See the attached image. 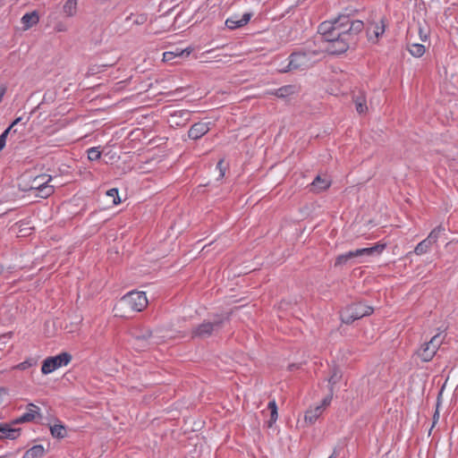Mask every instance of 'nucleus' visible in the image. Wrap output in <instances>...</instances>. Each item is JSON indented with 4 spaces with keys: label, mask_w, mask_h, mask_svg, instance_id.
<instances>
[{
    "label": "nucleus",
    "mask_w": 458,
    "mask_h": 458,
    "mask_svg": "<svg viewBox=\"0 0 458 458\" xmlns=\"http://www.w3.org/2000/svg\"><path fill=\"white\" fill-rule=\"evenodd\" d=\"M363 27L361 21H352L348 15H339L334 21L320 23L318 31L328 43L327 52L332 55H341L356 46Z\"/></svg>",
    "instance_id": "f257e3e1"
},
{
    "label": "nucleus",
    "mask_w": 458,
    "mask_h": 458,
    "mask_svg": "<svg viewBox=\"0 0 458 458\" xmlns=\"http://www.w3.org/2000/svg\"><path fill=\"white\" fill-rule=\"evenodd\" d=\"M319 55L318 51H299L293 52L289 56L287 66L281 72H287L294 70H306L310 68L316 63V57Z\"/></svg>",
    "instance_id": "f03ea898"
},
{
    "label": "nucleus",
    "mask_w": 458,
    "mask_h": 458,
    "mask_svg": "<svg viewBox=\"0 0 458 458\" xmlns=\"http://www.w3.org/2000/svg\"><path fill=\"white\" fill-rule=\"evenodd\" d=\"M229 320V314H216L212 321L204 320L192 330V336L198 338H208L218 332L225 321Z\"/></svg>",
    "instance_id": "7ed1b4c3"
},
{
    "label": "nucleus",
    "mask_w": 458,
    "mask_h": 458,
    "mask_svg": "<svg viewBox=\"0 0 458 458\" xmlns=\"http://www.w3.org/2000/svg\"><path fill=\"white\" fill-rule=\"evenodd\" d=\"M161 343L158 336L154 335L153 331L148 327L136 329L133 333L132 346L136 351L141 352L150 349Z\"/></svg>",
    "instance_id": "20e7f679"
},
{
    "label": "nucleus",
    "mask_w": 458,
    "mask_h": 458,
    "mask_svg": "<svg viewBox=\"0 0 458 458\" xmlns=\"http://www.w3.org/2000/svg\"><path fill=\"white\" fill-rule=\"evenodd\" d=\"M374 309L361 301L352 303L341 311V320L344 324H352L353 321L373 313Z\"/></svg>",
    "instance_id": "39448f33"
},
{
    "label": "nucleus",
    "mask_w": 458,
    "mask_h": 458,
    "mask_svg": "<svg viewBox=\"0 0 458 458\" xmlns=\"http://www.w3.org/2000/svg\"><path fill=\"white\" fill-rule=\"evenodd\" d=\"M445 335L444 333H438L434 335L429 342L425 343L417 351L416 354L423 362L430 361L436 355L437 350L445 341Z\"/></svg>",
    "instance_id": "423d86ee"
},
{
    "label": "nucleus",
    "mask_w": 458,
    "mask_h": 458,
    "mask_svg": "<svg viewBox=\"0 0 458 458\" xmlns=\"http://www.w3.org/2000/svg\"><path fill=\"white\" fill-rule=\"evenodd\" d=\"M148 299L144 292L131 291L122 297L120 304L132 311H142L148 306Z\"/></svg>",
    "instance_id": "0eeeda50"
},
{
    "label": "nucleus",
    "mask_w": 458,
    "mask_h": 458,
    "mask_svg": "<svg viewBox=\"0 0 458 458\" xmlns=\"http://www.w3.org/2000/svg\"><path fill=\"white\" fill-rule=\"evenodd\" d=\"M72 360V355L68 352H61L56 356L47 357L43 360L41 372L47 375L55 369L66 366Z\"/></svg>",
    "instance_id": "6e6552de"
},
{
    "label": "nucleus",
    "mask_w": 458,
    "mask_h": 458,
    "mask_svg": "<svg viewBox=\"0 0 458 458\" xmlns=\"http://www.w3.org/2000/svg\"><path fill=\"white\" fill-rule=\"evenodd\" d=\"M211 123L198 122L192 124L188 131L191 140H197L210 131Z\"/></svg>",
    "instance_id": "1a4fd4ad"
},
{
    "label": "nucleus",
    "mask_w": 458,
    "mask_h": 458,
    "mask_svg": "<svg viewBox=\"0 0 458 458\" xmlns=\"http://www.w3.org/2000/svg\"><path fill=\"white\" fill-rule=\"evenodd\" d=\"M300 88L297 85L294 84H289L282 86L274 90H267L266 91V95H273L276 96L278 98L285 99L288 97H291L294 94L299 93Z\"/></svg>",
    "instance_id": "9d476101"
},
{
    "label": "nucleus",
    "mask_w": 458,
    "mask_h": 458,
    "mask_svg": "<svg viewBox=\"0 0 458 458\" xmlns=\"http://www.w3.org/2000/svg\"><path fill=\"white\" fill-rule=\"evenodd\" d=\"M252 17L251 13H245L241 18L237 15L229 17L225 21V25L230 30H235L245 26Z\"/></svg>",
    "instance_id": "9b49d317"
},
{
    "label": "nucleus",
    "mask_w": 458,
    "mask_h": 458,
    "mask_svg": "<svg viewBox=\"0 0 458 458\" xmlns=\"http://www.w3.org/2000/svg\"><path fill=\"white\" fill-rule=\"evenodd\" d=\"M330 185L331 181L327 176L317 175L310 184V191L318 193L328 189Z\"/></svg>",
    "instance_id": "f8f14e48"
},
{
    "label": "nucleus",
    "mask_w": 458,
    "mask_h": 458,
    "mask_svg": "<svg viewBox=\"0 0 458 458\" xmlns=\"http://www.w3.org/2000/svg\"><path fill=\"white\" fill-rule=\"evenodd\" d=\"M386 245L385 243H377L372 247L361 248L354 250L357 258L362 256H377L381 254L382 251L386 249Z\"/></svg>",
    "instance_id": "ddd939ff"
},
{
    "label": "nucleus",
    "mask_w": 458,
    "mask_h": 458,
    "mask_svg": "<svg viewBox=\"0 0 458 458\" xmlns=\"http://www.w3.org/2000/svg\"><path fill=\"white\" fill-rule=\"evenodd\" d=\"M12 423H0V439H16L20 436V428H13Z\"/></svg>",
    "instance_id": "4468645a"
},
{
    "label": "nucleus",
    "mask_w": 458,
    "mask_h": 458,
    "mask_svg": "<svg viewBox=\"0 0 458 458\" xmlns=\"http://www.w3.org/2000/svg\"><path fill=\"white\" fill-rule=\"evenodd\" d=\"M38 410H39V408L38 406H36L33 403H30L28 405V411L25 413H23L21 416H20L19 418L13 420L12 424H18V423L32 421L35 419L36 414L38 413Z\"/></svg>",
    "instance_id": "2eb2a0df"
},
{
    "label": "nucleus",
    "mask_w": 458,
    "mask_h": 458,
    "mask_svg": "<svg viewBox=\"0 0 458 458\" xmlns=\"http://www.w3.org/2000/svg\"><path fill=\"white\" fill-rule=\"evenodd\" d=\"M39 21L38 13L36 11L27 13L21 17V23L24 30H29Z\"/></svg>",
    "instance_id": "dca6fc26"
},
{
    "label": "nucleus",
    "mask_w": 458,
    "mask_h": 458,
    "mask_svg": "<svg viewBox=\"0 0 458 458\" xmlns=\"http://www.w3.org/2000/svg\"><path fill=\"white\" fill-rule=\"evenodd\" d=\"M51 176L46 174H40L33 178L31 181L30 190L38 191L41 186H44L51 181Z\"/></svg>",
    "instance_id": "f3484780"
},
{
    "label": "nucleus",
    "mask_w": 458,
    "mask_h": 458,
    "mask_svg": "<svg viewBox=\"0 0 458 458\" xmlns=\"http://www.w3.org/2000/svg\"><path fill=\"white\" fill-rule=\"evenodd\" d=\"M323 411V406L317 405L315 408H310L305 413V420L312 424L321 416Z\"/></svg>",
    "instance_id": "a211bd4d"
},
{
    "label": "nucleus",
    "mask_w": 458,
    "mask_h": 458,
    "mask_svg": "<svg viewBox=\"0 0 458 458\" xmlns=\"http://www.w3.org/2000/svg\"><path fill=\"white\" fill-rule=\"evenodd\" d=\"M44 454V446L42 445H36L27 450L22 458H41Z\"/></svg>",
    "instance_id": "6ab92c4d"
},
{
    "label": "nucleus",
    "mask_w": 458,
    "mask_h": 458,
    "mask_svg": "<svg viewBox=\"0 0 458 458\" xmlns=\"http://www.w3.org/2000/svg\"><path fill=\"white\" fill-rule=\"evenodd\" d=\"M357 258L355 250H350L346 253L340 254L336 257L335 261V267H340L346 265L352 259Z\"/></svg>",
    "instance_id": "aec40b11"
},
{
    "label": "nucleus",
    "mask_w": 458,
    "mask_h": 458,
    "mask_svg": "<svg viewBox=\"0 0 458 458\" xmlns=\"http://www.w3.org/2000/svg\"><path fill=\"white\" fill-rule=\"evenodd\" d=\"M63 11L66 16L72 17L77 12V0H67L64 4Z\"/></svg>",
    "instance_id": "412c9836"
},
{
    "label": "nucleus",
    "mask_w": 458,
    "mask_h": 458,
    "mask_svg": "<svg viewBox=\"0 0 458 458\" xmlns=\"http://www.w3.org/2000/svg\"><path fill=\"white\" fill-rule=\"evenodd\" d=\"M431 246L432 244L429 242V240L424 239L423 241L417 244V246L414 249V252L417 255L425 254L430 250Z\"/></svg>",
    "instance_id": "4be33fe9"
},
{
    "label": "nucleus",
    "mask_w": 458,
    "mask_h": 458,
    "mask_svg": "<svg viewBox=\"0 0 458 458\" xmlns=\"http://www.w3.org/2000/svg\"><path fill=\"white\" fill-rule=\"evenodd\" d=\"M54 193V186L50 185L49 182L41 186L38 191H36L35 194L40 198H47L51 194Z\"/></svg>",
    "instance_id": "5701e85b"
},
{
    "label": "nucleus",
    "mask_w": 458,
    "mask_h": 458,
    "mask_svg": "<svg viewBox=\"0 0 458 458\" xmlns=\"http://www.w3.org/2000/svg\"><path fill=\"white\" fill-rule=\"evenodd\" d=\"M408 51L414 57H420L425 53V47L422 44H411L408 47Z\"/></svg>",
    "instance_id": "b1692460"
},
{
    "label": "nucleus",
    "mask_w": 458,
    "mask_h": 458,
    "mask_svg": "<svg viewBox=\"0 0 458 458\" xmlns=\"http://www.w3.org/2000/svg\"><path fill=\"white\" fill-rule=\"evenodd\" d=\"M51 434L54 437L64 438L66 434L65 428L61 424H55L50 427Z\"/></svg>",
    "instance_id": "393cba45"
},
{
    "label": "nucleus",
    "mask_w": 458,
    "mask_h": 458,
    "mask_svg": "<svg viewBox=\"0 0 458 458\" xmlns=\"http://www.w3.org/2000/svg\"><path fill=\"white\" fill-rule=\"evenodd\" d=\"M443 232H445V227H443L442 225H438L429 233L428 236L426 239L429 240V242L431 244L436 243L439 238V235Z\"/></svg>",
    "instance_id": "a878e982"
},
{
    "label": "nucleus",
    "mask_w": 458,
    "mask_h": 458,
    "mask_svg": "<svg viewBox=\"0 0 458 458\" xmlns=\"http://www.w3.org/2000/svg\"><path fill=\"white\" fill-rule=\"evenodd\" d=\"M190 54H191V51L188 49L181 50V52L179 54H174V52H171V51L165 52L163 54V61H165V62L172 61L176 56H182L184 55L186 56H188Z\"/></svg>",
    "instance_id": "bb28decb"
},
{
    "label": "nucleus",
    "mask_w": 458,
    "mask_h": 458,
    "mask_svg": "<svg viewBox=\"0 0 458 458\" xmlns=\"http://www.w3.org/2000/svg\"><path fill=\"white\" fill-rule=\"evenodd\" d=\"M341 377H342V375H341V372L339 371V369L336 368H334L332 370V374H331L330 377L328 378L329 387H332V389L334 390V386L340 381Z\"/></svg>",
    "instance_id": "cd10ccee"
},
{
    "label": "nucleus",
    "mask_w": 458,
    "mask_h": 458,
    "mask_svg": "<svg viewBox=\"0 0 458 458\" xmlns=\"http://www.w3.org/2000/svg\"><path fill=\"white\" fill-rule=\"evenodd\" d=\"M355 108L359 114H364L368 109L366 101L362 98H357L355 99Z\"/></svg>",
    "instance_id": "c85d7f7f"
},
{
    "label": "nucleus",
    "mask_w": 458,
    "mask_h": 458,
    "mask_svg": "<svg viewBox=\"0 0 458 458\" xmlns=\"http://www.w3.org/2000/svg\"><path fill=\"white\" fill-rule=\"evenodd\" d=\"M88 158L90 161H96L98 160L101 157V152L98 150V148H90L88 149Z\"/></svg>",
    "instance_id": "c756f323"
},
{
    "label": "nucleus",
    "mask_w": 458,
    "mask_h": 458,
    "mask_svg": "<svg viewBox=\"0 0 458 458\" xmlns=\"http://www.w3.org/2000/svg\"><path fill=\"white\" fill-rule=\"evenodd\" d=\"M440 397H441V393H439L438 397H437V407H436V411L433 415V423H432L431 428L429 429V433L431 432L432 428L435 427V425L437 423V421L439 420V406L441 403Z\"/></svg>",
    "instance_id": "7c9ffc66"
},
{
    "label": "nucleus",
    "mask_w": 458,
    "mask_h": 458,
    "mask_svg": "<svg viewBox=\"0 0 458 458\" xmlns=\"http://www.w3.org/2000/svg\"><path fill=\"white\" fill-rule=\"evenodd\" d=\"M107 196L113 198V203L117 205L121 202V199L118 196V190L116 188L110 189L106 191Z\"/></svg>",
    "instance_id": "2f4dec72"
},
{
    "label": "nucleus",
    "mask_w": 458,
    "mask_h": 458,
    "mask_svg": "<svg viewBox=\"0 0 458 458\" xmlns=\"http://www.w3.org/2000/svg\"><path fill=\"white\" fill-rule=\"evenodd\" d=\"M36 364V361L33 360H26L21 363H19L15 368L20 370H25Z\"/></svg>",
    "instance_id": "473e14b6"
},
{
    "label": "nucleus",
    "mask_w": 458,
    "mask_h": 458,
    "mask_svg": "<svg viewBox=\"0 0 458 458\" xmlns=\"http://www.w3.org/2000/svg\"><path fill=\"white\" fill-rule=\"evenodd\" d=\"M334 390L332 387H329V394L322 400L321 403L318 406H323V411H325L326 407L328 406L333 398Z\"/></svg>",
    "instance_id": "72a5a7b5"
},
{
    "label": "nucleus",
    "mask_w": 458,
    "mask_h": 458,
    "mask_svg": "<svg viewBox=\"0 0 458 458\" xmlns=\"http://www.w3.org/2000/svg\"><path fill=\"white\" fill-rule=\"evenodd\" d=\"M10 132V128H7L4 130L2 134L0 135V151L4 148L6 143L7 136Z\"/></svg>",
    "instance_id": "f704fd0d"
},
{
    "label": "nucleus",
    "mask_w": 458,
    "mask_h": 458,
    "mask_svg": "<svg viewBox=\"0 0 458 458\" xmlns=\"http://www.w3.org/2000/svg\"><path fill=\"white\" fill-rule=\"evenodd\" d=\"M173 116H179L181 118H184V121L187 122L190 120L191 113L188 110H181L175 112Z\"/></svg>",
    "instance_id": "c9c22d12"
},
{
    "label": "nucleus",
    "mask_w": 458,
    "mask_h": 458,
    "mask_svg": "<svg viewBox=\"0 0 458 458\" xmlns=\"http://www.w3.org/2000/svg\"><path fill=\"white\" fill-rule=\"evenodd\" d=\"M385 32V27L384 25L382 26H378L377 25L376 26V29L374 30V34L376 36V38H377L379 36H381L383 33Z\"/></svg>",
    "instance_id": "e433bc0d"
},
{
    "label": "nucleus",
    "mask_w": 458,
    "mask_h": 458,
    "mask_svg": "<svg viewBox=\"0 0 458 458\" xmlns=\"http://www.w3.org/2000/svg\"><path fill=\"white\" fill-rule=\"evenodd\" d=\"M277 416H278V414H277V411H271V412H270V420H269V421H268V426H269V427H271V426H272V424H273L274 422H276V420H277Z\"/></svg>",
    "instance_id": "4c0bfd02"
},
{
    "label": "nucleus",
    "mask_w": 458,
    "mask_h": 458,
    "mask_svg": "<svg viewBox=\"0 0 458 458\" xmlns=\"http://www.w3.org/2000/svg\"><path fill=\"white\" fill-rule=\"evenodd\" d=\"M267 408L268 410L271 411H277V405L276 403V401L275 400H272L268 403L267 404Z\"/></svg>",
    "instance_id": "58836bf2"
},
{
    "label": "nucleus",
    "mask_w": 458,
    "mask_h": 458,
    "mask_svg": "<svg viewBox=\"0 0 458 458\" xmlns=\"http://www.w3.org/2000/svg\"><path fill=\"white\" fill-rule=\"evenodd\" d=\"M223 164H224V161L223 160H220L218 163H217V168L220 170V176H224V171H223Z\"/></svg>",
    "instance_id": "ea45409f"
},
{
    "label": "nucleus",
    "mask_w": 458,
    "mask_h": 458,
    "mask_svg": "<svg viewBox=\"0 0 458 458\" xmlns=\"http://www.w3.org/2000/svg\"><path fill=\"white\" fill-rule=\"evenodd\" d=\"M21 119H22L21 117H18V118H16V119H15V120L11 123V125L8 127V128H10V131L12 130V128H13L14 125L18 124V123L21 121Z\"/></svg>",
    "instance_id": "a19ab883"
},
{
    "label": "nucleus",
    "mask_w": 458,
    "mask_h": 458,
    "mask_svg": "<svg viewBox=\"0 0 458 458\" xmlns=\"http://www.w3.org/2000/svg\"><path fill=\"white\" fill-rule=\"evenodd\" d=\"M5 93V88L2 85H0V102L2 101V98Z\"/></svg>",
    "instance_id": "79ce46f5"
},
{
    "label": "nucleus",
    "mask_w": 458,
    "mask_h": 458,
    "mask_svg": "<svg viewBox=\"0 0 458 458\" xmlns=\"http://www.w3.org/2000/svg\"><path fill=\"white\" fill-rule=\"evenodd\" d=\"M337 454L335 451L333 452V454L328 458H336Z\"/></svg>",
    "instance_id": "37998d69"
},
{
    "label": "nucleus",
    "mask_w": 458,
    "mask_h": 458,
    "mask_svg": "<svg viewBox=\"0 0 458 458\" xmlns=\"http://www.w3.org/2000/svg\"><path fill=\"white\" fill-rule=\"evenodd\" d=\"M174 54H179L181 52V50L175 49V51H174Z\"/></svg>",
    "instance_id": "c03bdc74"
},
{
    "label": "nucleus",
    "mask_w": 458,
    "mask_h": 458,
    "mask_svg": "<svg viewBox=\"0 0 458 458\" xmlns=\"http://www.w3.org/2000/svg\"><path fill=\"white\" fill-rule=\"evenodd\" d=\"M3 272V267L0 266V274Z\"/></svg>",
    "instance_id": "a18cd8bd"
}]
</instances>
